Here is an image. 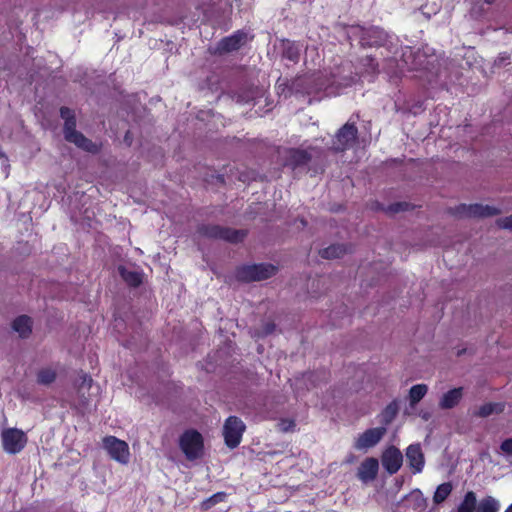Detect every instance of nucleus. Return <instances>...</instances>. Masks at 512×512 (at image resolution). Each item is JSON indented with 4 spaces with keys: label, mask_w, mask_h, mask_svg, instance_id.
Returning a JSON list of instances; mask_svg holds the SVG:
<instances>
[{
    "label": "nucleus",
    "mask_w": 512,
    "mask_h": 512,
    "mask_svg": "<svg viewBox=\"0 0 512 512\" xmlns=\"http://www.w3.org/2000/svg\"><path fill=\"white\" fill-rule=\"evenodd\" d=\"M197 233L209 239L224 240L233 244L242 242L247 236L245 230L233 229L217 224L199 225L197 227Z\"/></svg>",
    "instance_id": "nucleus-1"
},
{
    "label": "nucleus",
    "mask_w": 512,
    "mask_h": 512,
    "mask_svg": "<svg viewBox=\"0 0 512 512\" xmlns=\"http://www.w3.org/2000/svg\"><path fill=\"white\" fill-rule=\"evenodd\" d=\"M277 267L269 263L242 265L236 268L235 277L240 282H254L268 279L274 276Z\"/></svg>",
    "instance_id": "nucleus-2"
},
{
    "label": "nucleus",
    "mask_w": 512,
    "mask_h": 512,
    "mask_svg": "<svg viewBox=\"0 0 512 512\" xmlns=\"http://www.w3.org/2000/svg\"><path fill=\"white\" fill-rule=\"evenodd\" d=\"M499 501L493 496H485L477 503V495L474 491H467L457 507V512H498Z\"/></svg>",
    "instance_id": "nucleus-3"
},
{
    "label": "nucleus",
    "mask_w": 512,
    "mask_h": 512,
    "mask_svg": "<svg viewBox=\"0 0 512 512\" xmlns=\"http://www.w3.org/2000/svg\"><path fill=\"white\" fill-rule=\"evenodd\" d=\"M179 447L188 460H196L203 454L204 440L200 432L189 429L179 438Z\"/></svg>",
    "instance_id": "nucleus-4"
},
{
    "label": "nucleus",
    "mask_w": 512,
    "mask_h": 512,
    "mask_svg": "<svg viewBox=\"0 0 512 512\" xmlns=\"http://www.w3.org/2000/svg\"><path fill=\"white\" fill-rule=\"evenodd\" d=\"M448 212L458 218H486L496 216L501 210L490 205L475 204H459L449 208Z\"/></svg>",
    "instance_id": "nucleus-5"
},
{
    "label": "nucleus",
    "mask_w": 512,
    "mask_h": 512,
    "mask_svg": "<svg viewBox=\"0 0 512 512\" xmlns=\"http://www.w3.org/2000/svg\"><path fill=\"white\" fill-rule=\"evenodd\" d=\"M245 430L246 425L239 417L229 416L223 425V436L226 446L230 449L238 447Z\"/></svg>",
    "instance_id": "nucleus-6"
},
{
    "label": "nucleus",
    "mask_w": 512,
    "mask_h": 512,
    "mask_svg": "<svg viewBox=\"0 0 512 512\" xmlns=\"http://www.w3.org/2000/svg\"><path fill=\"white\" fill-rule=\"evenodd\" d=\"M358 142V128L355 123H345L336 133L333 140V149L344 152Z\"/></svg>",
    "instance_id": "nucleus-7"
},
{
    "label": "nucleus",
    "mask_w": 512,
    "mask_h": 512,
    "mask_svg": "<svg viewBox=\"0 0 512 512\" xmlns=\"http://www.w3.org/2000/svg\"><path fill=\"white\" fill-rule=\"evenodd\" d=\"M2 442L7 453L17 454L25 447L27 437L22 430L10 428L2 432Z\"/></svg>",
    "instance_id": "nucleus-8"
},
{
    "label": "nucleus",
    "mask_w": 512,
    "mask_h": 512,
    "mask_svg": "<svg viewBox=\"0 0 512 512\" xmlns=\"http://www.w3.org/2000/svg\"><path fill=\"white\" fill-rule=\"evenodd\" d=\"M311 160L312 154L307 149L288 148L285 151L284 166L296 171L306 168Z\"/></svg>",
    "instance_id": "nucleus-9"
},
{
    "label": "nucleus",
    "mask_w": 512,
    "mask_h": 512,
    "mask_svg": "<svg viewBox=\"0 0 512 512\" xmlns=\"http://www.w3.org/2000/svg\"><path fill=\"white\" fill-rule=\"evenodd\" d=\"M386 427L369 428L361 433L354 441L356 450H367L376 446L386 434Z\"/></svg>",
    "instance_id": "nucleus-10"
},
{
    "label": "nucleus",
    "mask_w": 512,
    "mask_h": 512,
    "mask_svg": "<svg viewBox=\"0 0 512 512\" xmlns=\"http://www.w3.org/2000/svg\"><path fill=\"white\" fill-rule=\"evenodd\" d=\"M248 41V34L240 29L233 34L222 38L217 44V51L220 54L231 53L239 50Z\"/></svg>",
    "instance_id": "nucleus-11"
},
{
    "label": "nucleus",
    "mask_w": 512,
    "mask_h": 512,
    "mask_svg": "<svg viewBox=\"0 0 512 512\" xmlns=\"http://www.w3.org/2000/svg\"><path fill=\"white\" fill-rule=\"evenodd\" d=\"M103 447L110 457L120 463H126L128 457V445L125 441L114 436L103 439Z\"/></svg>",
    "instance_id": "nucleus-12"
},
{
    "label": "nucleus",
    "mask_w": 512,
    "mask_h": 512,
    "mask_svg": "<svg viewBox=\"0 0 512 512\" xmlns=\"http://www.w3.org/2000/svg\"><path fill=\"white\" fill-rule=\"evenodd\" d=\"M388 35L384 29L372 26L363 28L360 36V43L367 47H380L387 41Z\"/></svg>",
    "instance_id": "nucleus-13"
},
{
    "label": "nucleus",
    "mask_w": 512,
    "mask_h": 512,
    "mask_svg": "<svg viewBox=\"0 0 512 512\" xmlns=\"http://www.w3.org/2000/svg\"><path fill=\"white\" fill-rule=\"evenodd\" d=\"M382 466L388 474L393 475L399 471L403 464V455L395 446L386 448L381 456Z\"/></svg>",
    "instance_id": "nucleus-14"
},
{
    "label": "nucleus",
    "mask_w": 512,
    "mask_h": 512,
    "mask_svg": "<svg viewBox=\"0 0 512 512\" xmlns=\"http://www.w3.org/2000/svg\"><path fill=\"white\" fill-rule=\"evenodd\" d=\"M406 458L414 474L422 472L425 465V458L419 443L410 444L407 447Z\"/></svg>",
    "instance_id": "nucleus-15"
},
{
    "label": "nucleus",
    "mask_w": 512,
    "mask_h": 512,
    "mask_svg": "<svg viewBox=\"0 0 512 512\" xmlns=\"http://www.w3.org/2000/svg\"><path fill=\"white\" fill-rule=\"evenodd\" d=\"M379 471V462L374 457L366 458L358 467L357 477L362 482L367 483L373 481Z\"/></svg>",
    "instance_id": "nucleus-16"
},
{
    "label": "nucleus",
    "mask_w": 512,
    "mask_h": 512,
    "mask_svg": "<svg viewBox=\"0 0 512 512\" xmlns=\"http://www.w3.org/2000/svg\"><path fill=\"white\" fill-rule=\"evenodd\" d=\"M281 56L283 59L289 60L290 62L297 64L300 60L302 45L296 41L289 39H283L281 41Z\"/></svg>",
    "instance_id": "nucleus-17"
},
{
    "label": "nucleus",
    "mask_w": 512,
    "mask_h": 512,
    "mask_svg": "<svg viewBox=\"0 0 512 512\" xmlns=\"http://www.w3.org/2000/svg\"><path fill=\"white\" fill-rule=\"evenodd\" d=\"M65 139L73 143L78 148L89 152V153H97L99 151V147L96 143H93L90 139L86 138L81 132L77 131L74 133H69Z\"/></svg>",
    "instance_id": "nucleus-18"
},
{
    "label": "nucleus",
    "mask_w": 512,
    "mask_h": 512,
    "mask_svg": "<svg viewBox=\"0 0 512 512\" xmlns=\"http://www.w3.org/2000/svg\"><path fill=\"white\" fill-rule=\"evenodd\" d=\"M462 396V387L453 388L442 396L439 405L442 409H452L460 402Z\"/></svg>",
    "instance_id": "nucleus-19"
},
{
    "label": "nucleus",
    "mask_w": 512,
    "mask_h": 512,
    "mask_svg": "<svg viewBox=\"0 0 512 512\" xmlns=\"http://www.w3.org/2000/svg\"><path fill=\"white\" fill-rule=\"evenodd\" d=\"M399 412V404L397 400L391 401L380 413V423L382 427H386L396 418Z\"/></svg>",
    "instance_id": "nucleus-20"
},
{
    "label": "nucleus",
    "mask_w": 512,
    "mask_h": 512,
    "mask_svg": "<svg viewBox=\"0 0 512 512\" xmlns=\"http://www.w3.org/2000/svg\"><path fill=\"white\" fill-rule=\"evenodd\" d=\"M32 321L28 316L22 315L13 321L12 327L20 337L25 338L31 333Z\"/></svg>",
    "instance_id": "nucleus-21"
},
{
    "label": "nucleus",
    "mask_w": 512,
    "mask_h": 512,
    "mask_svg": "<svg viewBox=\"0 0 512 512\" xmlns=\"http://www.w3.org/2000/svg\"><path fill=\"white\" fill-rule=\"evenodd\" d=\"M60 115H61L62 119H64V121H65L64 137H66L69 133L77 132L76 119H75L74 112L67 107H62L60 109Z\"/></svg>",
    "instance_id": "nucleus-22"
},
{
    "label": "nucleus",
    "mask_w": 512,
    "mask_h": 512,
    "mask_svg": "<svg viewBox=\"0 0 512 512\" xmlns=\"http://www.w3.org/2000/svg\"><path fill=\"white\" fill-rule=\"evenodd\" d=\"M308 79L306 77L298 76L290 81L285 83V87L282 89L284 92L286 89L289 94L293 93H307L310 94V91L304 89V85L307 83Z\"/></svg>",
    "instance_id": "nucleus-23"
},
{
    "label": "nucleus",
    "mask_w": 512,
    "mask_h": 512,
    "mask_svg": "<svg viewBox=\"0 0 512 512\" xmlns=\"http://www.w3.org/2000/svg\"><path fill=\"white\" fill-rule=\"evenodd\" d=\"M346 253V247L342 244H332L319 251V255L323 259H336L342 257Z\"/></svg>",
    "instance_id": "nucleus-24"
},
{
    "label": "nucleus",
    "mask_w": 512,
    "mask_h": 512,
    "mask_svg": "<svg viewBox=\"0 0 512 512\" xmlns=\"http://www.w3.org/2000/svg\"><path fill=\"white\" fill-rule=\"evenodd\" d=\"M452 490H453V486H452L451 482H444V483L438 485V487L436 488V491L434 492V495H433V502L435 504H441L449 497Z\"/></svg>",
    "instance_id": "nucleus-25"
},
{
    "label": "nucleus",
    "mask_w": 512,
    "mask_h": 512,
    "mask_svg": "<svg viewBox=\"0 0 512 512\" xmlns=\"http://www.w3.org/2000/svg\"><path fill=\"white\" fill-rule=\"evenodd\" d=\"M427 391L428 387L426 384H417L412 386L409 390L410 405L414 406L418 402H420L422 398L426 395Z\"/></svg>",
    "instance_id": "nucleus-26"
},
{
    "label": "nucleus",
    "mask_w": 512,
    "mask_h": 512,
    "mask_svg": "<svg viewBox=\"0 0 512 512\" xmlns=\"http://www.w3.org/2000/svg\"><path fill=\"white\" fill-rule=\"evenodd\" d=\"M504 410L503 403H486L479 407L477 415L480 417H487L493 413H501Z\"/></svg>",
    "instance_id": "nucleus-27"
},
{
    "label": "nucleus",
    "mask_w": 512,
    "mask_h": 512,
    "mask_svg": "<svg viewBox=\"0 0 512 512\" xmlns=\"http://www.w3.org/2000/svg\"><path fill=\"white\" fill-rule=\"evenodd\" d=\"M413 208L414 207L410 203L405 202V201L395 202V203L388 205L387 207H384V206L380 207L381 210H383L385 213H387L389 215H394L399 212L412 210Z\"/></svg>",
    "instance_id": "nucleus-28"
},
{
    "label": "nucleus",
    "mask_w": 512,
    "mask_h": 512,
    "mask_svg": "<svg viewBox=\"0 0 512 512\" xmlns=\"http://www.w3.org/2000/svg\"><path fill=\"white\" fill-rule=\"evenodd\" d=\"M56 373L52 369H43L38 373L37 380L40 384L48 385L54 382Z\"/></svg>",
    "instance_id": "nucleus-29"
},
{
    "label": "nucleus",
    "mask_w": 512,
    "mask_h": 512,
    "mask_svg": "<svg viewBox=\"0 0 512 512\" xmlns=\"http://www.w3.org/2000/svg\"><path fill=\"white\" fill-rule=\"evenodd\" d=\"M409 498L413 500L415 508L423 509L426 506V499L423 497L422 492L419 489L413 490Z\"/></svg>",
    "instance_id": "nucleus-30"
},
{
    "label": "nucleus",
    "mask_w": 512,
    "mask_h": 512,
    "mask_svg": "<svg viewBox=\"0 0 512 512\" xmlns=\"http://www.w3.org/2000/svg\"><path fill=\"white\" fill-rule=\"evenodd\" d=\"M296 426V423L293 419H281L278 422V429L282 432L292 431Z\"/></svg>",
    "instance_id": "nucleus-31"
},
{
    "label": "nucleus",
    "mask_w": 512,
    "mask_h": 512,
    "mask_svg": "<svg viewBox=\"0 0 512 512\" xmlns=\"http://www.w3.org/2000/svg\"><path fill=\"white\" fill-rule=\"evenodd\" d=\"M82 381H81V384L79 385V392L82 394V397L86 399V396H85V390H89L90 387H91V384H92V379L90 376L84 374L82 377H81Z\"/></svg>",
    "instance_id": "nucleus-32"
},
{
    "label": "nucleus",
    "mask_w": 512,
    "mask_h": 512,
    "mask_svg": "<svg viewBox=\"0 0 512 512\" xmlns=\"http://www.w3.org/2000/svg\"><path fill=\"white\" fill-rule=\"evenodd\" d=\"M498 227L502 229L512 230V215L504 218H499L496 221Z\"/></svg>",
    "instance_id": "nucleus-33"
},
{
    "label": "nucleus",
    "mask_w": 512,
    "mask_h": 512,
    "mask_svg": "<svg viewBox=\"0 0 512 512\" xmlns=\"http://www.w3.org/2000/svg\"><path fill=\"white\" fill-rule=\"evenodd\" d=\"M142 277L140 273L135 271H130V287H137L141 284Z\"/></svg>",
    "instance_id": "nucleus-34"
},
{
    "label": "nucleus",
    "mask_w": 512,
    "mask_h": 512,
    "mask_svg": "<svg viewBox=\"0 0 512 512\" xmlns=\"http://www.w3.org/2000/svg\"><path fill=\"white\" fill-rule=\"evenodd\" d=\"M500 449L507 455L512 456V438L505 439L501 445Z\"/></svg>",
    "instance_id": "nucleus-35"
},
{
    "label": "nucleus",
    "mask_w": 512,
    "mask_h": 512,
    "mask_svg": "<svg viewBox=\"0 0 512 512\" xmlns=\"http://www.w3.org/2000/svg\"><path fill=\"white\" fill-rule=\"evenodd\" d=\"M364 64L365 65H369L371 66L372 68V71L375 72L377 69H378V63L376 62V60L371 57V56H367L364 60H363Z\"/></svg>",
    "instance_id": "nucleus-36"
},
{
    "label": "nucleus",
    "mask_w": 512,
    "mask_h": 512,
    "mask_svg": "<svg viewBox=\"0 0 512 512\" xmlns=\"http://www.w3.org/2000/svg\"><path fill=\"white\" fill-rule=\"evenodd\" d=\"M276 328V325L273 322H268L264 325V335L271 334Z\"/></svg>",
    "instance_id": "nucleus-37"
},
{
    "label": "nucleus",
    "mask_w": 512,
    "mask_h": 512,
    "mask_svg": "<svg viewBox=\"0 0 512 512\" xmlns=\"http://www.w3.org/2000/svg\"><path fill=\"white\" fill-rule=\"evenodd\" d=\"M119 272L124 280L128 279V273L126 271V268L124 266L119 267Z\"/></svg>",
    "instance_id": "nucleus-38"
},
{
    "label": "nucleus",
    "mask_w": 512,
    "mask_h": 512,
    "mask_svg": "<svg viewBox=\"0 0 512 512\" xmlns=\"http://www.w3.org/2000/svg\"><path fill=\"white\" fill-rule=\"evenodd\" d=\"M409 56L413 55V51L409 48L408 49ZM407 56V51L403 53V57L405 58Z\"/></svg>",
    "instance_id": "nucleus-39"
},
{
    "label": "nucleus",
    "mask_w": 512,
    "mask_h": 512,
    "mask_svg": "<svg viewBox=\"0 0 512 512\" xmlns=\"http://www.w3.org/2000/svg\"><path fill=\"white\" fill-rule=\"evenodd\" d=\"M486 4L491 5L494 4L496 0H484Z\"/></svg>",
    "instance_id": "nucleus-40"
},
{
    "label": "nucleus",
    "mask_w": 512,
    "mask_h": 512,
    "mask_svg": "<svg viewBox=\"0 0 512 512\" xmlns=\"http://www.w3.org/2000/svg\"><path fill=\"white\" fill-rule=\"evenodd\" d=\"M410 70H416L418 67L416 64H411V66L408 67Z\"/></svg>",
    "instance_id": "nucleus-41"
},
{
    "label": "nucleus",
    "mask_w": 512,
    "mask_h": 512,
    "mask_svg": "<svg viewBox=\"0 0 512 512\" xmlns=\"http://www.w3.org/2000/svg\"><path fill=\"white\" fill-rule=\"evenodd\" d=\"M504 512H512V503L506 508Z\"/></svg>",
    "instance_id": "nucleus-42"
},
{
    "label": "nucleus",
    "mask_w": 512,
    "mask_h": 512,
    "mask_svg": "<svg viewBox=\"0 0 512 512\" xmlns=\"http://www.w3.org/2000/svg\"><path fill=\"white\" fill-rule=\"evenodd\" d=\"M128 138V131L124 134V140Z\"/></svg>",
    "instance_id": "nucleus-43"
},
{
    "label": "nucleus",
    "mask_w": 512,
    "mask_h": 512,
    "mask_svg": "<svg viewBox=\"0 0 512 512\" xmlns=\"http://www.w3.org/2000/svg\"><path fill=\"white\" fill-rule=\"evenodd\" d=\"M3 156H4L3 153L0 151V157H3Z\"/></svg>",
    "instance_id": "nucleus-44"
}]
</instances>
